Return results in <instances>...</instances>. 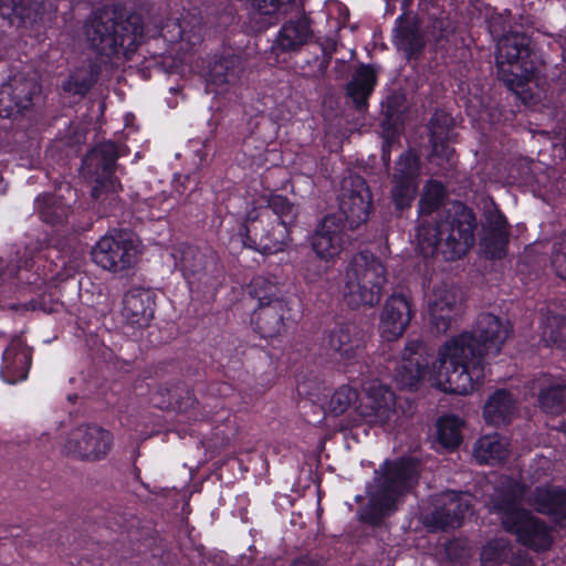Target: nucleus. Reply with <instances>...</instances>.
<instances>
[{
  "label": "nucleus",
  "instance_id": "obj_1",
  "mask_svg": "<svg viewBox=\"0 0 566 566\" xmlns=\"http://www.w3.org/2000/svg\"><path fill=\"white\" fill-rule=\"evenodd\" d=\"M510 334L509 321L491 313L479 315L472 332L461 333L440 347L430 375L432 384L446 392L472 394L485 379L488 359L501 353Z\"/></svg>",
  "mask_w": 566,
  "mask_h": 566
},
{
  "label": "nucleus",
  "instance_id": "obj_2",
  "mask_svg": "<svg viewBox=\"0 0 566 566\" xmlns=\"http://www.w3.org/2000/svg\"><path fill=\"white\" fill-rule=\"evenodd\" d=\"M84 33L92 49L106 57L128 59L144 39L140 15H124L114 7L95 11L85 22Z\"/></svg>",
  "mask_w": 566,
  "mask_h": 566
},
{
  "label": "nucleus",
  "instance_id": "obj_3",
  "mask_svg": "<svg viewBox=\"0 0 566 566\" xmlns=\"http://www.w3.org/2000/svg\"><path fill=\"white\" fill-rule=\"evenodd\" d=\"M475 228L473 212L462 205H453L434 222L419 227V249L426 256L441 253L447 261L460 259L474 244Z\"/></svg>",
  "mask_w": 566,
  "mask_h": 566
},
{
  "label": "nucleus",
  "instance_id": "obj_4",
  "mask_svg": "<svg viewBox=\"0 0 566 566\" xmlns=\"http://www.w3.org/2000/svg\"><path fill=\"white\" fill-rule=\"evenodd\" d=\"M525 491L518 481L502 478L491 495L490 511L501 516L504 528L516 534L521 544L535 551H545L552 544L548 527L530 512L517 507Z\"/></svg>",
  "mask_w": 566,
  "mask_h": 566
},
{
  "label": "nucleus",
  "instance_id": "obj_5",
  "mask_svg": "<svg viewBox=\"0 0 566 566\" xmlns=\"http://www.w3.org/2000/svg\"><path fill=\"white\" fill-rule=\"evenodd\" d=\"M418 475V465L413 461L386 462L369 490V504L364 512V520L378 524L384 516L394 512L400 496L413 486Z\"/></svg>",
  "mask_w": 566,
  "mask_h": 566
},
{
  "label": "nucleus",
  "instance_id": "obj_6",
  "mask_svg": "<svg viewBox=\"0 0 566 566\" xmlns=\"http://www.w3.org/2000/svg\"><path fill=\"white\" fill-rule=\"evenodd\" d=\"M528 44V38L516 32L503 35L497 42V74L512 90L523 86L537 70Z\"/></svg>",
  "mask_w": 566,
  "mask_h": 566
},
{
  "label": "nucleus",
  "instance_id": "obj_7",
  "mask_svg": "<svg viewBox=\"0 0 566 566\" xmlns=\"http://www.w3.org/2000/svg\"><path fill=\"white\" fill-rule=\"evenodd\" d=\"M139 244L127 231H114L102 237L92 248L93 262L113 274L125 275L137 263Z\"/></svg>",
  "mask_w": 566,
  "mask_h": 566
},
{
  "label": "nucleus",
  "instance_id": "obj_8",
  "mask_svg": "<svg viewBox=\"0 0 566 566\" xmlns=\"http://www.w3.org/2000/svg\"><path fill=\"white\" fill-rule=\"evenodd\" d=\"M112 433L95 423H81L71 429L63 443L67 455L82 461H99L111 451Z\"/></svg>",
  "mask_w": 566,
  "mask_h": 566
},
{
  "label": "nucleus",
  "instance_id": "obj_9",
  "mask_svg": "<svg viewBox=\"0 0 566 566\" xmlns=\"http://www.w3.org/2000/svg\"><path fill=\"white\" fill-rule=\"evenodd\" d=\"M117 158V147L112 142L96 145L84 158L83 174L94 182L93 198L99 199L104 192L117 191L120 188V184L114 177Z\"/></svg>",
  "mask_w": 566,
  "mask_h": 566
},
{
  "label": "nucleus",
  "instance_id": "obj_10",
  "mask_svg": "<svg viewBox=\"0 0 566 566\" xmlns=\"http://www.w3.org/2000/svg\"><path fill=\"white\" fill-rule=\"evenodd\" d=\"M338 203L350 229L364 223L371 209V193L366 181L358 175L345 177L342 181Z\"/></svg>",
  "mask_w": 566,
  "mask_h": 566
},
{
  "label": "nucleus",
  "instance_id": "obj_11",
  "mask_svg": "<svg viewBox=\"0 0 566 566\" xmlns=\"http://www.w3.org/2000/svg\"><path fill=\"white\" fill-rule=\"evenodd\" d=\"M368 335L355 323L335 326L328 337V346L335 359L343 366L358 364L364 357Z\"/></svg>",
  "mask_w": 566,
  "mask_h": 566
},
{
  "label": "nucleus",
  "instance_id": "obj_12",
  "mask_svg": "<svg viewBox=\"0 0 566 566\" xmlns=\"http://www.w3.org/2000/svg\"><path fill=\"white\" fill-rule=\"evenodd\" d=\"M428 319L440 334L447 333L461 315L458 291L448 284L434 286L427 301Z\"/></svg>",
  "mask_w": 566,
  "mask_h": 566
},
{
  "label": "nucleus",
  "instance_id": "obj_13",
  "mask_svg": "<svg viewBox=\"0 0 566 566\" xmlns=\"http://www.w3.org/2000/svg\"><path fill=\"white\" fill-rule=\"evenodd\" d=\"M358 411L366 422L380 427L396 422L399 417L395 394L378 382H373L366 388Z\"/></svg>",
  "mask_w": 566,
  "mask_h": 566
},
{
  "label": "nucleus",
  "instance_id": "obj_14",
  "mask_svg": "<svg viewBox=\"0 0 566 566\" xmlns=\"http://www.w3.org/2000/svg\"><path fill=\"white\" fill-rule=\"evenodd\" d=\"M413 316L410 298L403 294L390 295L380 312L379 332L386 340L403 335Z\"/></svg>",
  "mask_w": 566,
  "mask_h": 566
},
{
  "label": "nucleus",
  "instance_id": "obj_15",
  "mask_svg": "<svg viewBox=\"0 0 566 566\" xmlns=\"http://www.w3.org/2000/svg\"><path fill=\"white\" fill-rule=\"evenodd\" d=\"M472 496L467 493L448 491L441 494L438 506L431 514L428 524L434 530L455 528L470 512Z\"/></svg>",
  "mask_w": 566,
  "mask_h": 566
},
{
  "label": "nucleus",
  "instance_id": "obj_16",
  "mask_svg": "<svg viewBox=\"0 0 566 566\" xmlns=\"http://www.w3.org/2000/svg\"><path fill=\"white\" fill-rule=\"evenodd\" d=\"M429 357V350L422 342L409 340L395 376L398 384L403 388L415 387L427 374Z\"/></svg>",
  "mask_w": 566,
  "mask_h": 566
},
{
  "label": "nucleus",
  "instance_id": "obj_17",
  "mask_svg": "<svg viewBox=\"0 0 566 566\" xmlns=\"http://www.w3.org/2000/svg\"><path fill=\"white\" fill-rule=\"evenodd\" d=\"M419 163L416 155L406 153L400 156L392 178L391 196L398 209L410 206L417 192Z\"/></svg>",
  "mask_w": 566,
  "mask_h": 566
},
{
  "label": "nucleus",
  "instance_id": "obj_18",
  "mask_svg": "<svg viewBox=\"0 0 566 566\" xmlns=\"http://www.w3.org/2000/svg\"><path fill=\"white\" fill-rule=\"evenodd\" d=\"M344 223L340 217L327 216L312 235V249L319 259L332 260L339 255L345 245Z\"/></svg>",
  "mask_w": 566,
  "mask_h": 566
},
{
  "label": "nucleus",
  "instance_id": "obj_19",
  "mask_svg": "<svg viewBox=\"0 0 566 566\" xmlns=\"http://www.w3.org/2000/svg\"><path fill=\"white\" fill-rule=\"evenodd\" d=\"M348 276L367 286L382 293L387 283V270L384 263L371 253L360 252L353 256L346 268Z\"/></svg>",
  "mask_w": 566,
  "mask_h": 566
},
{
  "label": "nucleus",
  "instance_id": "obj_20",
  "mask_svg": "<svg viewBox=\"0 0 566 566\" xmlns=\"http://www.w3.org/2000/svg\"><path fill=\"white\" fill-rule=\"evenodd\" d=\"M289 312L283 300L266 302L253 311L251 322L255 331L264 338L279 336L285 329V316Z\"/></svg>",
  "mask_w": 566,
  "mask_h": 566
},
{
  "label": "nucleus",
  "instance_id": "obj_21",
  "mask_svg": "<svg viewBox=\"0 0 566 566\" xmlns=\"http://www.w3.org/2000/svg\"><path fill=\"white\" fill-rule=\"evenodd\" d=\"M155 296L145 289H132L123 298L122 316L133 326H147L154 317Z\"/></svg>",
  "mask_w": 566,
  "mask_h": 566
},
{
  "label": "nucleus",
  "instance_id": "obj_22",
  "mask_svg": "<svg viewBox=\"0 0 566 566\" xmlns=\"http://www.w3.org/2000/svg\"><path fill=\"white\" fill-rule=\"evenodd\" d=\"M313 38L311 22L306 15L290 19L280 29L273 44V52H297Z\"/></svg>",
  "mask_w": 566,
  "mask_h": 566
},
{
  "label": "nucleus",
  "instance_id": "obj_23",
  "mask_svg": "<svg viewBox=\"0 0 566 566\" xmlns=\"http://www.w3.org/2000/svg\"><path fill=\"white\" fill-rule=\"evenodd\" d=\"M245 230L249 237L258 244L256 249L262 253L273 254L284 249L289 241V227L276 224L271 230L262 226V221L256 222V218L248 214V224Z\"/></svg>",
  "mask_w": 566,
  "mask_h": 566
},
{
  "label": "nucleus",
  "instance_id": "obj_24",
  "mask_svg": "<svg viewBox=\"0 0 566 566\" xmlns=\"http://www.w3.org/2000/svg\"><path fill=\"white\" fill-rule=\"evenodd\" d=\"M176 265L190 284L201 280L208 269L214 264V258L206 255L199 249L181 244L172 252Z\"/></svg>",
  "mask_w": 566,
  "mask_h": 566
},
{
  "label": "nucleus",
  "instance_id": "obj_25",
  "mask_svg": "<svg viewBox=\"0 0 566 566\" xmlns=\"http://www.w3.org/2000/svg\"><path fill=\"white\" fill-rule=\"evenodd\" d=\"M516 412L517 399L506 389L494 391L483 407V418L485 422L493 426L511 422Z\"/></svg>",
  "mask_w": 566,
  "mask_h": 566
},
{
  "label": "nucleus",
  "instance_id": "obj_26",
  "mask_svg": "<svg viewBox=\"0 0 566 566\" xmlns=\"http://www.w3.org/2000/svg\"><path fill=\"white\" fill-rule=\"evenodd\" d=\"M243 61L239 55L223 56L216 61L210 69L209 85L217 93H223L235 85L243 72Z\"/></svg>",
  "mask_w": 566,
  "mask_h": 566
},
{
  "label": "nucleus",
  "instance_id": "obj_27",
  "mask_svg": "<svg viewBox=\"0 0 566 566\" xmlns=\"http://www.w3.org/2000/svg\"><path fill=\"white\" fill-rule=\"evenodd\" d=\"M537 512L553 515L558 522L566 524V492L557 488H537L528 499Z\"/></svg>",
  "mask_w": 566,
  "mask_h": 566
},
{
  "label": "nucleus",
  "instance_id": "obj_28",
  "mask_svg": "<svg viewBox=\"0 0 566 566\" xmlns=\"http://www.w3.org/2000/svg\"><path fill=\"white\" fill-rule=\"evenodd\" d=\"M483 566H502L509 563L512 566H533L526 553L512 555L509 542L503 538L490 541L481 552Z\"/></svg>",
  "mask_w": 566,
  "mask_h": 566
},
{
  "label": "nucleus",
  "instance_id": "obj_29",
  "mask_svg": "<svg viewBox=\"0 0 566 566\" xmlns=\"http://www.w3.org/2000/svg\"><path fill=\"white\" fill-rule=\"evenodd\" d=\"M30 364V350L21 344L11 345L3 354L1 375L7 382L15 384L27 378Z\"/></svg>",
  "mask_w": 566,
  "mask_h": 566
},
{
  "label": "nucleus",
  "instance_id": "obj_30",
  "mask_svg": "<svg viewBox=\"0 0 566 566\" xmlns=\"http://www.w3.org/2000/svg\"><path fill=\"white\" fill-rule=\"evenodd\" d=\"M510 443L497 433L485 434L473 444V457L481 464H496L507 458Z\"/></svg>",
  "mask_w": 566,
  "mask_h": 566
},
{
  "label": "nucleus",
  "instance_id": "obj_31",
  "mask_svg": "<svg viewBox=\"0 0 566 566\" xmlns=\"http://www.w3.org/2000/svg\"><path fill=\"white\" fill-rule=\"evenodd\" d=\"M376 85V74L371 66L361 65L353 74L346 85V94L354 106L361 111L367 106V101Z\"/></svg>",
  "mask_w": 566,
  "mask_h": 566
},
{
  "label": "nucleus",
  "instance_id": "obj_32",
  "mask_svg": "<svg viewBox=\"0 0 566 566\" xmlns=\"http://www.w3.org/2000/svg\"><path fill=\"white\" fill-rule=\"evenodd\" d=\"M343 300L350 308L373 307L379 303L382 293L377 290H369L359 281L353 280L345 274L342 287Z\"/></svg>",
  "mask_w": 566,
  "mask_h": 566
},
{
  "label": "nucleus",
  "instance_id": "obj_33",
  "mask_svg": "<svg viewBox=\"0 0 566 566\" xmlns=\"http://www.w3.org/2000/svg\"><path fill=\"white\" fill-rule=\"evenodd\" d=\"M7 83L20 113L31 108L34 105V99L41 93V86L35 76L17 74Z\"/></svg>",
  "mask_w": 566,
  "mask_h": 566
},
{
  "label": "nucleus",
  "instance_id": "obj_34",
  "mask_svg": "<svg viewBox=\"0 0 566 566\" xmlns=\"http://www.w3.org/2000/svg\"><path fill=\"white\" fill-rule=\"evenodd\" d=\"M189 23L184 20L180 22L177 19L169 20L161 29L164 39L170 43H182V50H189L201 40V28L199 24L192 25L187 29Z\"/></svg>",
  "mask_w": 566,
  "mask_h": 566
},
{
  "label": "nucleus",
  "instance_id": "obj_35",
  "mask_svg": "<svg viewBox=\"0 0 566 566\" xmlns=\"http://www.w3.org/2000/svg\"><path fill=\"white\" fill-rule=\"evenodd\" d=\"M462 420L457 416H444L437 421L438 441L447 449H455L462 441Z\"/></svg>",
  "mask_w": 566,
  "mask_h": 566
},
{
  "label": "nucleus",
  "instance_id": "obj_36",
  "mask_svg": "<svg viewBox=\"0 0 566 566\" xmlns=\"http://www.w3.org/2000/svg\"><path fill=\"white\" fill-rule=\"evenodd\" d=\"M543 338L560 349H566V317L548 316L543 328Z\"/></svg>",
  "mask_w": 566,
  "mask_h": 566
},
{
  "label": "nucleus",
  "instance_id": "obj_37",
  "mask_svg": "<svg viewBox=\"0 0 566 566\" xmlns=\"http://www.w3.org/2000/svg\"><path fill=\"white\" fill-rule=\"evenodd\" d=\"M248 290L249 294L258 300V305H266V302L282 300L279 296V286L263 276L254 277L251 281Z\"/></svg>",
  "mask_w": 566,
  "mask_h": 566
},
{
  "label": "nucleus",
  "instance_id": "obj_38",
  "mask_svg": "<svg viewBox=\"0 0 566 566\" xmlns=\"http://www.w3.org/2000/svg\"><path fill=\"white\" fill-rule=\"evenodd\" d=\"M358 392L349 385L338 387L332 395L328 402V411L334 416L345 413L348 408L357 400Z\"/></svg>",
  "mask_w": 566,
  "mask_h": 566
},
{
  "label": "nucleus",
  "instance_id": "obj_39",
  "mask_svg": "<svg viewBox=\"0 0 566 566\" xmlns=\"http://www.w3.org/2000/svg\"><path fill=\"white\" fill-rule=\"evenodd\" d=\"M444 198V187L438 181H429L423 189V195L419 202V212L429 214L437 210Z\"/></svg>",
  "mask_w": 566,
  "mask_h": 566
},
{
  "label": "nucleus",
  "instance_id": "obj_40",
  "mask_svg": "<svg viewBox=\"0 0 566 566\" xmlns=\"http://www.w3.org/2000/svg\"><path fill=\"white\" fill-rule=\"evenodd\" d=\"M268 206L280 219L279 224L290 227L295 222L297 210L286 197L272 195L268 199Z\"/></svg>",
  "mask_w": 566,
  "mask_h": 566
},
{
  "label": "nucleus",
  "instance_id": "obj_41",
  "mask_svg": "<svg viewBox=\"0 0 566 566\" xmlns=\"http://www.w3.org/2000/svg\"><path fill=\"white\" fill-rule=\"evenodd\" d=\"M566 400V386L556 384L539 392V406L549 413L557 412Z\"/></svg>",
  "mask_w": 566,
  "mask_h": 566
},
{
  "label": "nucleus",
  "instance_id": "obj_42",
  "mask_svg": "<svg viewBox=\"0 0 566 566\" xmlns=\"http://www.w3.org/2000/svg\"><path fill=\"white\" fill-rule=\"evenodd\" d=\"M38 10V0H0L3 15H14L21 20L29 19Z\"/></svg>",
  "mask_w": 566,
  "mask_h": 566
},
{
  "label": "nucleus",
  "instance_id": "obj_43",
  "mask_svg": "<svg viewBox=\"0 0 566 566\" xmlns=\"http://www.w3.org/2000/svg\"><path fill=\"white\" fill-rule=\"evenodd\" d=\"M509 234L484 233L481 239V250L486 258L502 259L506 253Z\"/></svg>",
  "mask_w": 566,
  "mask_h": 566
},
{
  "label": "nucleus",
  "instance_id": "obj_44",
  "mask_svg": "<svg viewBox=\"0 0 566 566\" xmlns=\"http://www.w3.org/2000/svg\"><path fill=\"white\" fill-rule=\"evenodd\" d=\"M397 44L411 55L419 52L423 45V39L418 31L410 28H401L397 34Z\"/></svg>",
  "mask_w": 566,
  "mask_h": 566
},
{
  "label": "nucleus",
  "instance_id": "obj_45",
  "mask_svg": "<svg viewBox=\"0 0 566 566\" xmlns=\"http://www.w3.org/2000/svg\"><path fill=\"white\" fill-rule=\"evenodd\" d=\"M483 229L485 233L509 234L506 218L496 207L485 210Z\"/></svg>",
  "mask_w": 566,
  "mask_h": 566
},
{
  "label": "nucleus",
  "instance_id": "obj_46",
  "mask_svg": "<svg viewBox=\"0 0 566 566\" xmlns=\"http://www.w3.org/2000/svg\"><path fill=\"white\" fill-rule=\"evenodd\" d=\"M93 74L85 75L81 72L72 74L63 84V90L73 94L84 95L95 83Z\"/></svg>",
  "mask_w": 566,
  "mask_h": 566
},
{
  "label": "nucleus",
  "instance_id": "obj_47",
  "mask_svg": "<svg viewBox=\"0 0 566 566\" xmlns=\"http://www.w3.org/2000/svg\"><path fill=\"white\" fill-rule=\"evenodd\" d=\"M552 266L559 277L566 280V234L554 243Z\"/></svg>",
  "mask_w": 566,
  "mask_h": 566
},
{
  "label": "nucleus",
  "instance_id": "obj_48",
  "mask_svg": "<svg viewBox=\"0 0 566 566\" xmlns=\"http://www.w3.org/2000/svg\"><path fill=\"white\" fill-rule=\"evenodd\" d=\"M292 1L293 0H252V7L262 15H273L284 11Z\"/></svg>",
  "mask_w": 566,
  "mask_h": 566
},
{
  "label": "nucleus",
  "instance_id": "obj_49",
  "mask_svg": "<svg viewBox=\"0 0 566 566\" xmlns=\"http://www.w3.org/2000/svg\"><path fill=\"white\" fill-rule=\"evenodd\" d=\"M20 113L8 83L0 86V117L8 118Z\"/></svg>",
  "mask_w": 566,
  "mask_h": 566
},
{
  "label": "nucleus",
  "instance_id": "obj_50",
  "mask_svg": "<svg viewBox=\"0 0 566 566\" xmlns=\"http://www.w3.org/2000/svg\"><path fill=\"white\" fill-rule=\"evenodd\" d=\"M433 155L434 156H444L448 161L452 160L453 149L449 145L433 143Z\"/></svg>",
  "mask_w": 566,
  "mask_h": 566
},
{
  "label": "nucleus",
  "instance_id": "obj_51",
  "mask_svg": "<svg viewBox=\"0 0 566 566\" xmlns=\"http://www.w3.org/2000/svg\"><path fill=\"white\" fill-rule=\"evenodd\" d=\"M41 216L44 221L50 222V223H55V222H60L62 220L63 211L61 213H57L55 211L53 213H51L49 211V209H43L41 211Z\"/></svg>",
  "mask_w": 566,
  "mask_h": 566
},
{
  "label": "nucleus",
  "instance_id": "obj_52",
  "mask_svg": "<svg viewBox=\"0 0 566 566\" xmlns=\"http://www.w3.org/2000/svg\"><path fill=\"white\" fill-rule=\"evenodd\" d=\"M336 49V43L335 41H328V43L324 46V51L328 54H331L332 52H334Z\"/></svg>",
  "mask_w": 566,
  "mask_h": 566
},
{
  "label": "nucleus",
  "instance_id": "obj_53",
  "mask_svg": "<svg viewBox=\"0 0 566 566\" xmlns=\"http://www.w3.org/2000/svg\"><path fill=\"white\" fill-rule=\"evenodd\" d=\"M382 153H384V154H382V158H384V160H385L386 163H388V161H389V156H388V154H387L386 147H384V148H382Z\"/></svg>",
  "mask_w": 566,
  "mask_h": 566
},
{
  "label": "nucleus",
  "instance_id": "obj_54",
  "mask_svg": "<svg viewBox=\"0 0 566 566\" xmlns=\"http://www.w3.org/2000/svg\"><path fill=\"white\" fill-rule=\"evenodd\" d=\"M565 44H566V36H565V40H564L563 45H565ZM564 52H566V49H565V48H564Z\"/></svg>",
  "mask_w": 566,
  "mask_h": 566
}]
</instances>
